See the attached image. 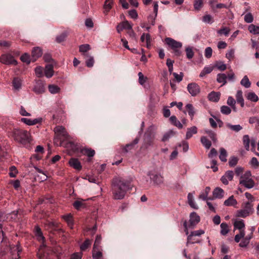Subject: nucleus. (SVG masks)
<instances>
[{
    "mask_svg": "<svg viewBox=\"0 0 259 259\" xmlns=\"http://www.w3.org/2000/svg\"><path fill=\"white\" fill-rule=\"evenodd\" d=\"M215 67L221 71H224L226 69V65L221 61L218 62L215 64Z\"/></svg>",
    "mask_w": 259,
    "mask_h": 259,
    "instance_id": "5fc2aeb1",
    "label": "nucleus"
},
{
    "mask_svg": "<svg viewBox=\"0 0 259 259\" xmlns=\"http://www.w3.org/2000/svg\"><path fill=\"white\" fill-rule=\"evenodd\" d=\"M234 230L239 231L234 237V240L236 243H239V246L241 247H246L249 243L251 239L252 238V232L254 230V228L251 229V232L245 236V225L244 221L241 219H237L234 222Z\"/></svg>",
    "mask_w": 259,
    "mask_h": 259,
    "instance_id": "f257e3e1",
    "label": "nucleus"
},
{
    "mask_svg": "<svg viewBox=\"0 0 259 259\" xmlns=\"http://www.w3.org/2000/svg\"><path fill=\"white\" fill-rule=\"evenodd\" d=\"M10 253L12 259H17L20 257L19 254L21 252V248L19 244L11 245L10 247Z\"/></svg>",
    "mask_w": 259,
    "mask_h": 259,
    "instance_id": "ddd939ff",
    "label": "nucleus"
},
{
    "mask_svg": "<svg viewBox=\"0 0 259 259\" xmlns=\"http://www.w3.org/2000/svg\"><path fill=\"white\" fill-rule=\"evenodd\" d=\"M21 60L27 64H29L31 62L30 56L27 54H24L22 55L20 58Z\"/></svg>",
    "mask_w": 259,
    "mask_h": 259,
    "instance_id": "864d4df0",
    "label": "nucleus"
},
{
    "mask_svg": "<svg viewBox=\"0 0 259 259\" xmlns=\"http://www.w3.org/2000/svg\"><path fill=\"white\" fill-rule=\"evenodd\" d=\"M148 176H149L150 179L156 185H161L164 182L163 177L160 174L154 171H149Z\"/></svg>",
    "mask_w": 259,
    "mask_h": 259,
    "instance_id": "9d476101",
    "label": "nucleus"
},
{
    "mask_svg": "<svg viewBox=\"0 0 259 259\" xmlns=\"http://www.w3.org/2000/svg\"><path fill=\"white\" fill-rule=\"evenodd\" d=\"M186 108L187 110V112L188 113L189 115L191 117V119H192L195 114V111L193 106L191 104H188L186 106Z\"/></svg>",
    "mask_w": 259,
    "mask_h": 259,
    "instance_id": "a19ab883",
    "label": "nucleus"
},
{
    "mask_svg": "<svg viewBox=\"0 0 259 259\" xmlns=\"http://www.w3.org/2000/svg\"><path fill=\"white\" fill-rule=\"evenodd\" d=\"M187 90L192 96H196L200 92V87L196 83H189L187 85Z\"/></svg>",
    "mask_w": 259,
    "mask_h": 259,
    "instance_id": "f8f14e48",
    "label": "nucleus"
},
{
    "mask_svg": "<svg viewBox=\"0 0 259 259\" xmlns=\"http://www.w3.org/2000/svg\"><path fill=\"white\" fill-rule=\"evenodd\" d=\"M130 188L128 183L120 178H115L112 183V192L114 199H123Z\"/></svg>",
    "mask_w": 259,
    "mask_h": 259,
    "instance_id": "f03ea898",
    "label": "nucleus"
},
{
    "mask_svg": "<svg viewBox=\"0 0 259 259\" xmlns=\"http://www.w3.org/2000/svg\"><path fill=\"white\" fill-rule=\"evenodd\" d=\"M243 208L244 210H245L249 212L250 213H252L254 211L253 209V205L252 203L250 202H244L242 204Z\"/></svg>",
    "mask_w": 259,
    "mask_h": 259,
    "instance_id": "c85d7f7f",
    "label": "nucleus"
},
{
    "mask_svg": "<svg viewBox=\"0 0 259 259\" xmlns=\"http://www.w3.org/2000/svg\"><path fill=\"white\" fill-rule=\"evenodd\" d=\"M203 5V0H196L194 4V8L196 10H199Z\"/></svg>",
    "mask_w": 259,
    "mask_h": 259,
    "instance_id": "bf43d9fd",
    "label": "nucleus"
},
{
    "mask_svg": "<svg viewBox=\"0 0 259 259\" xmlns=\"http://www.w3.org/2000/svg\"><path fill=\"white\" fill-rule=\"evenodd\" d=\"M185 51L186 53L187 58L189 59H192L193 57L194 54L192 48L188 47L186 48Z\"/></svg>",
    "mask_w": 259,
    "mask_h": 259,
    "instance_id": "09e8293b",
    "label": "nucleus"
},
{
    "mask_svg": "<svg viewBox=\"0 0 259 259\" xmlns=\"http://www.w3.org/2000/svg\"><path fill=\"white\" fill-rule=\"evenodd\" d=\"M139 76V82L140 84L143 85L147 80V77H145L143 73L140 72L138 73Z\"/></svg>",
    "mask_w": 259,
    "mask_h": 259,
    "instance_id": "052dcab7",
    "label": "nucleus"
},
{
    "mask_svg": "<svg viewBox=\"0 0 259 259\" xmlns=\"http://www.w3.org/2000/svg\"><path fill=\"white\" fill-rule=\"evenodd\" d=\"M69 165L77 170H80L82 168V166L80 161L78 159L75 158H71L68 161Z\"/></svg>",
    "mask_w": 259,
    "mask_h": 259,
    "instance_id": "f3484780",
    "label": "nucleus"
},
{
    "mask_svg": "<svg viewBox=\"0 0 259 259\" xmlns=\"http://www.w3.org/2000/svg\"><path fill=\"white\" fill-rule=\"evenodd\" d=\"M236 102V101L234 100V99L232 97L229 96L228 98L227 103L229 106H230L232 108L234 112L237 111V108H236V105H235Z\"/></svg>",
    "mask_w": 259,
    "mask_h": 259,
    "instance_id": "f704fd0d",
    "label": "nucleus"
},
{
    "mask_svg": "<svg viewBox=\"0 0 259 259\" xmlns=\"http://www.w3.org/2000/svg\"><path fill=\"white\" fill-rule=\"evenodd\" d=\"M91 49L90 46L88 44L82 45L79 46V52L82 53L83 56H88V51Z\"/></svg>",
    "mask_w": 259,
    "mask_h": 259,
    "instance_id": "2f4dec72",
    "label": "nucleus"
},
{
    "mask_svg": "<svg viewBox=\"0 0 259 259\" xmlns=\"http://www.w3.org/2000/svg\"><path fill=\"white\" fill-rule=\"evenodd\" d=\"M238 161V159L237 158V157L235 156H232L229 159V164L231 167H233L237 164Z\"/></svg>",
    "mask_w": 259,
    "mask_h": 259,
    "instance_id": "603ef678",
    "label": "nucleus"
},
{
    "mask_svg": "<svg viewBox=\"0 0 259 259\" xmlns=\"http://www.w3.org/2000/svg\"><path fill=\"white\" fill-rule=\"evenodd\" d=\"M185 232L186 234L188 235L187 237V244L189 243H199L200 241L199 239H196L194 238L195 237H200L202 235L205 233V231L203 230L200 229L198 230L194 231L191 232L190 235H188V229L187 227V222L184 223Z\"/></svg>",
    "mask_w": 259,
    "mask_h": 259,
    "instance_id": "39448f33",
    "label": "nucleus"
},
{
    "mask_svg": "<svg viewBox=\"0 0 259 259\" xmlns=\"http://www.w3.org/2000/svg\"><path fill=\"white\" fill-rule=\"evenodd\" d=\"M14 89L16 90H19L22 86V80L19 77H15L12 81Z\"/></svg>",
    "mask_w": 259,
    "mask_h": 259,
    "instance_id": "cd10ccee",
    "label": "nucleus"
},
{
    "mask_svg": "<svg viewBox=\"0 0 259 259\" xmlns=\"http://www.w3.org/2000/svg\"><path fill=\"white\" fill-rule=\"evenodd\" d=\"M221 96V93L220 92H215L212 91L208 95V99L210 101L213 102H218Z\"/></svg>",
    "mask_w": 259,
    "mask_h": 259,
    "instance_id": "aec40b11",
    "label": "nucleus"
},
{
    "mask_svg": "<svg viewBox=\"0 0 259 259\" xmlns=\"http://www.w3.org/2000/svg\"><path fill=\"white\" fill-rule=\"evenodd\" d=\"M227 76L225 73H219L217 75V81L219 83H222L221 86L224 85L227 83Z\"/></svg>",
    "mask_w": 259,
    "mask_h": 259,
    "instance_id": "7c9ffc66",
    "label": "nucleus"
},
{
    "mask_svg": "<svg viewBox=\"0 0 259 259\" xmlns=\"http://www.w3.org/2000/svg\"><path fill=\"white\" fill-rule=\"evenodd\" d=\"M240 84L245 88H249L251 85V82L247 75H245L240 81Z\"/></svg>",
    "mask_w": 259,
    "mask_h": 259,
    "instance_id": "4c0bfd02",
    "label": "nucleus"
},
{
    "mask_svg": "<svg viewBox=\"0 0 259 259\" xmlns=\"http://www.w3.org/2000/svg\"><path fill=\"white\" fill-rule=\"evenodd\" d=\"M202 21L206 23H212L213 21L212 18L210 15H206L203 17Z\"/></svg>",
    "mask_w": 259,
    "mask_h": 259,
    "instance_id": "680f3d73",
    "label": "nucleus"
},
{
    "mask_svg": "<svg viewBox=\"0 0 259 259\" xmlns=\"http://www.w3.org/2000/svg\"><path fill=\"white\" fill-rule=\"evenodd\" d=\"M54 74L53 66L51 64H48L45 69V75L47 78H51Z\"/></svg>",
    "mask_w": 259,
    "mask_h": 259,
    "instance_id": "393cba45",
    "label": "nucleus"
},
{
    "mask_svg": "<svg viewBox=\"0 0 259 259\" xmlns=\"http://www.w3.org/2000/svg\"><path fill=\"white\" fill-rule=\"evenodd\" d=\"M67 36V33L66 32H63L60 35H58L56 38V41L58 43H60L64 41Z\"/></svg>",
    "mask_w": 259,
    "mask_h": 259,
    "instance_id": "a18cd8bd",
    "label": "nucleus"
},
{
    "mask_svg": "<svg viewBox=\"0 0 259 259\" xmlns=\"http://www.w3.org/2000/svg\"><path fill=\"white\" fill-rule=\"evenodd\" d=\"M80 152L83 155H86L89 157H93L95 154L94 150L87 147L81 149Z\"/></svg>",
    "mask_w": 259,
    "mask_h": 259,
    "instance_id": "5701e85b",
    "label": "nucleus"
},
{
    "mask_svg": "<svg viewBox=\"0 0 259 259\" xmlns=\"http://www.w3.org/2000/svg\"><path fill=\"white\" fill-rule=\"evenodd\" d=\"M87 58L85 61V64L87 67H92L93 66L94 64V59L93 57L88 55V56H84Z\"/></svg>",
    "mask_w": 259,
    "mask_h": 259,
    "instance_id": "37998d69",
    "label": "nucleus"
},
{
    "mask_svg": "<svg viewBox=\"0 0 259 259\" xmlns=\"http://www.w3.org/2000/svg\"><path fill=\"white\" fill-rule=\"evenodd\" d=\"M55 135L60 140V145L66 148L70 152H75L78 150L77 145L73 142L66 131H56Z\"/></svg>",
    "mask_w": 259,
    "mask_h": 259,
    "instance_id": "7ed1b4c3",
    "label": "nucleus"
},
{
    "mask_svg": "<svg viewBox=\"0 0 259 259\" xmlns=\"http://www.w3.org/2000/svg\"><path fill=\"white\" fill-rule=\"evenodd\" d=\"M224 193V191L220 187L215 188L212 192L213 198L218 199H222L223 198Z\"/></svg>",
    "mask_w": 259,
    "mask_h": 259,
    "instance_id": "412c9836",
    "label": "nucleus"
},
{
    "mask_svg": "<svg viewBox=\"0 0 259 259\" xmlns=\"http://www.w3.org/2000/svg\"><path fill=\"white\" fill-rule=\"evenodd\" d=\"M33 91L38 95L44 93L45 91L44 83L41 80L36 81L33 87Z\"/></svg>",
    "mask_w": 259,
    "mask_h": 259,
    "instance_id": "4468645a",
    "label": "nucleus"
},
{
    "mask_svg": "<svg viewBox=\"0 0 259 259\" xmlns=\"http://www.w3.org/2000/svg\"><path fill=\"white\" fill-rule=\"evenodd\" d=\"M84 201L85 200L83 199L77 200L73 203V206L76 209H79L81 207H85Z\"/></svg>",
    "mask_w": 259,
    "mask_h": 259,
    "instance_id": "ea45409f",
    "label": "nucleus"
},
{
    "mask_svg": "<svg viewBox=\"0 0 259 259\" xmlns=\"http://www.w3.org/2000/svg\"><path fill=\"white\" fill-rule=\"evenodd\" d=\"M169 120L170 122L177 127L179 128H183L182 123H181L180 121L177 119V118L176 116L173 115L170 116Z\"/></svg>",
    "mask_w": 259,
    "mask_h": 259,
    "instance_id": "bb28decb",
    "label": "nucleus"
},
{
    "mask_svg": "<svg viewBox=\"0 0 259 259\" xmlns=\"http://www.w3.org/2000/svg\"><path fill=\"white\" fill-rule=\"evenodd\" d=\"M13 136L15 140L24 145L32 140L30 133L27 131H13Z\"/></svg>",
    "mask_w": 259,
    "mask_h": 259,
    "instance_id": "20e7f679",
    "label": "nucleus"
},
{
    "mask_svg": "<svg viewBox=\"0 0 259 259\" xmlns=\"http://www.w3.org/2000/svg\"><path fill=\"white\" fill-rule=\"evenodd\" d=\"M62 218L66 222L68 226L70 228H72L73 226V222L72 220V217L70 214H68L62 216Z\"/></svg>",
    "mask_w": 259,
    "mask_h": 259,
    "instance_id": "72a5a7b5",
    "label": "nucleus"
},
{
    "mask_svg": "<svg viewBox=\"0 0 259 259\" xmlns=\"http://www.w3.org/2000/svg\"><path fill=\"white\" fill-rule=\"evenodd\" d=\"M251 214V213H249L247 211L244 210L243 209H241L237 211L236 216L237 217L245 218L250 215Z\"/></svg>",
    "mask_w": 259,
    "mask_h": 259,
    "instance_id": "c9c22d12",
    "label": "nucleus"
},
{
    "mask_svg": "<svg viewBox=\"0 0 259 259\" xmlns=\"http://www.w3.org/2000/svg\"><path fill=\"white\" fill-rule=\"evenodd\" d=\"M239 184L247 189H251L254 186L255 183L250 171H246L240 177Z\"/></svg>",
    "mask_w": 259,
    "mask_h": 259,
    "instance_id": "423d86ee",
    "label": "nucleus"
},
{
    "mask_svg": "<svg viewBox=\"0 0 259 259\" xmlns=\"http://www.w3.org/2000/svg\"><path fill=\"white\" fill-rule=\"evenodd\" d=\"M234 176V172L232 170H228L226 172L225 175L223 176L221 179L222 182L224 185H228L229 181L233 180Z\"/></svg>",
    "mask_w": 259,
    "mask_h": 259,
    "instance_id": "2eb2a0df",
    "label": "nucleus"
},
{
    "mask_svg": "<svg viewBox=\"0 0 259 259\" xmlns=\"http://www.w3.org/2000/svg\"><path fill=\"white\" fill-rule=\"evenodd\" d=\"M200 221V217L195 212H193L190 214V226L194 228Z\"/></svg>",
    "mask_w": 259,
    "mask_h": 259,
    "instance_id": "dca6fc26",
    "label": "nucleus"
},
{
    "mask_svg": "<svg viewBox=\"0 0 259 259\" xmlns=\"http://www.w3.org/2000/svg\"><path fill=\"white\" fill-rule=\"evenodd\" d=\"M210 192V188L206 187L205 189L202 191L199 196V198L203 200H207V199H213L212 198H208V196Z\"/></svg>",
    "mask_w": 259,
    "mask_h": 259,
    "instance_id": "4be33fe9",
    "label": "nucleus"
},
{
    "mask_svg": "<svg viewBox=\"0 0 259 259\" xmlns=\"http://www.w3.org/2000/svg\"><path fill=\"white\" fill-rule=\"evenodd\" d=\"M250 164L252 167H253L254 168H256L258 167L259 165V162L258 161L256 158L253 157L252 158L250 161Z\"/></svg>",
    "mask_w": 259,
    "mask_h": 259,
    "instance_id": "e2e57ef3",
    "label": "nucleus"
},
{
    "mask_svg": "<svg viewBox=\"0 0 259 259\" xmlns=\"http://www.w3.org/2000/svg\"><path fill=\"white\" fill-rule=\"evenodd\" d=\"M236 102L239 103L242 107L244 106V99L242 96V92L241 90H238L236 95Z\"/></svg>",
    "mask_w": 259,
    "mask_h": 259,
    "instance_id": "c756f323",
    "label": "nucleus"
},
{
    "mask_svg": "<svg viewBox=\"0 0 259 259\" xmlns=\"http://www.w3.org/2000/svg\"><path fill=\"white\" fill-rule=\"evenodd\" d=\"M83 179L88 180L91 183H96L97 182V178L93 175H87Z\"/></svg>",
    "mask_w": 259,
    "mask_h": 259,
    "instance_id": "4d7b16f0",
    "label": "nucleus"
},
{
    "mask_svg": "<svg viewBox=\"0 0 259 259\" xmlns=\"http://www.w3.org/2000/svg\"><path fill=\"white\" fill-rule=\"evenodd\" d=\"M247 99L253 102H257L258 100V97L253 92L248 93L247 95Z\"/></svg>",
    "mask_w": 259,
    "mask_h": 259,
    "instance_id": "49530a36",
    "label": "nucleus"
},
{
    "mask_svg": "<svg viewBox=\"0 0 259 259\" xmlns=\"http://www.w3.org/2000/svg\"><path fill=\"white\" fill-rule=\"evenodd\" d=\"M139 141V139L137 138L134 140V141L132 143L128 144L126 145L125 146L123 147L122 148V152L124 153H126L130 152L131 150L135 148L136 145L138 143Z\"/></svg>",
    "mask_w": 259,
    "mask_h": 259,
    "instance_id": "a211bd4d",
    "label": "nucleus"
},
{
    "mask_svg": "<svg viewBox=\"0 0 259 259\" xmlns=\"http://www.w3.org/2000/svg\"><path fill=\"white\" fill-rule=\"evenodd\" d=\"M221 112L223 114L229 115L231 112V109L229 107L223 105L221 107Z\"/></svg>",
    "mask_w": 259,
    "mask_h": 259,
    "instance_id": "8fccbe9b",
    "label": "nucleus"
},
{
    "mask_svg": "<svg viewBox=\"0 0 259 259\" xmlns=\"http://www.w3.org/2000/svg\"><path fill=\"white\" fill-rule=\"evenodd\" d=\"M230 29L227 27H224L218 30V33L220 34H224L227 36L229 34Z\"/></svg>",
    "mask_w": 259,
    "mask_h": 259,
    "instance_id": "338daca9",
    "label": "nucleus"
},
{
    "mask_svg": "<svg viewBox=\"0 0 259 259\" xmlns=\"http://www.w3.org/2000/svg\"><path fill=\"white\" fill-rule=\"evenodd\" d=\"M35 235L37 240L42 242V244L40 245V248L39 249L37 255L39 259H42V253L43 252V247H45V237L42 235L40 229L38 226H36L35 227Z\"/></svg>",
    "mask_w": 259,
    "mask_h": 259,
    "instance_id": "6e6552de",
    "label": "nucleus"
},
{
    "mask_svg": "<svg viewBox=\"0 0 259 259\" xmlns=\"http://www.w3.org/2000/svg\"><path fill=\"white\" fill-rule=\"evenodd\" d=\"M235 51L234 49H231L229 50L226 54V57L230 61L233 59L234 57Z\"/></svg>",
    "mask_w": 259,
    "mask_h": 259,
    "instance_id": "6e6d98bb",
    "label": "nucleus"
},
{
    "mask_svg": "<svg viewBox=\"0 0 259 259\" xmlns=\"http://www.w3.org/2000/svg\"><path fill=\"white\" fill-rule=\"evenodd\" d=\"M201 142L202 145L206 149H209L211 145V142L210 141H209L208 139H207L206 138V137H202L201 138Z\"/></svg>",
    "mask_w": 259,
    "mask_h": 259,
    "instance_id": "de8ad7c7",
    "label": "nucleus"
},
{
    "mask_svg": "<svg viewBox=\"0 0 259 259\" xmlns=\"http://www.w3.org/2000/svg\"><path fill=\"white\" fill-rule=\"evenodd\" d=\"M91 244V241L90 239H86L84 243L81 245L80 248L81 250H85Z\"/></svg>",
    "mask_w": 259,
    "mask_h": 259,
    "instance_id": "3c124183",
    "label": "nucleus"
},
{
    "mask_svg": "<svg viewBox=\"0 0 259 259\" xmlns=\"http://www.w3.org/2000/svg\"><path fill=\"white\" fill-rule=\"evenodd\" d=\"M123 29H128L131 30L132 29V25L127 21H124L122 22L121 23Z\"/></svg>",
    "mask_w": 259,
    "mask_h": 259,
    "instance_id": "69168bd1",
    "label": "nucleus"
},
{
    "mask_svg": "<svg viewBox=\"0 0 259 259\" xmlns=\"http://www.w3.org/2000/svg\"><path fill=\"white\" fill-rule=\"evenodd\" d=\"M220 154L219 155V158L222 161L226 162L227 161V152L226 150L223 148H221L220 149Z\"/></svg>",
    "mask_w": 259,
    "mask_h": 259,
    "instance_id": "79ce46f5",
    "label": "nucleus"
},
{
    "mask_svg": "<svg viewBox=\"0 0 259 259\" xmlns=\"http://www.w3.org/2000/svg\"><path fill=\"white\" fill-rule=\"evenodd\" d=\"M165 43L173 50L174 53L176 56H181L182 52L180 49L182 47V44L181 42L177 41L170 37H166L165 39Z\"/></svg>",
    "mask_w": 259,
    "mask_h": 259,
    "instance_id": "0eeeda50",
    "label": "nucleus"
},
{
    "mask_svg": "<svg viewBox=\"0 0 259 259\" xmlns=\"http://www.w3.org/2000/svg\"><path fill=\"white\" fill-rule=\"evenodd\" d=\"M188 202L189 205L193 208L195 209H198V206L195 202L193 194L192 193H189L188 194Z\"/></svg>",
    "mask_w": 259,
    "mask_h": 259,
    "instance_id": "b1692460",
    "label": "nucleus"
},
{
    "mask_svg": "<svg viewBox=\"0 0 259 259\" xmlns=\"http://www.w3.org/2000/svg\"><path fill=\"white\" fill-rule=\"evenodd\" d=\"M220 227L221 235L223 236L226 235L230 231L228 225L226 223H222Z\"/></svg>",
    "mask_w": 259,
    "mask_h": 259,
    "instance_id": "473e14b6",
    "label": "nucleus"
},
{
    "mask_svg": "<svg viewBox=\"0 0 259 259\" xmlns=\"http://www.w3.org/2000/svg\"><path fill=\"white\" fill-rule=\"evenodd\" d=\"M49 92L53 94H57L60 92V88L57 85L50 84L48 86Z\"/></svg>",
    "mask_w": 259,
    "mask_h": 259,
    "instance_id": "58836bf2",
    "label": "nucleus"
},
{
    "mask_svg": "<svg viewBox=\"0 0 259 259\" xmlns=\"http://www.w3.org/2000/svg\"><path fill=\"white\" fill-rule=\"evenodd\" d=\"M224 204L226 206H235L237 204V201L233 196H231L224 201Z\"/></svg>",
    "mask_w": 259,
    "mask_h": 259,
    "instance_id": "a878e982",
    "label": "nucleus"
},
{
    "mask_svg": "<svg viewBox=\"0 0 259 259\" xmlns=\"http://www.w3.org/2000/svg\"><path fill=\"white\" fill-rule=\"evenodd\" d=\"M248 30L250 33L253 34L259 35V25L256 26L254 24H250L248 26Z\"/></svg>",
    "mask_w": 259,
    "mask_h": 259,
    "instance_id": "e433bc0d",
    "label": "nucleus"
},
{
    "mask_svg": "<svg viewBox=\"0 0 259 259\" xmlns=\"http://www.w3.org/2000/svg\"><path fill=\"white\" fill-rule=\"evenodd\" d=\"M42 54V52L40 48L38 47L34 48L32 51V61H35L37 58L41 57Z\"/></svg>",
    "mask_w": 259,
    "mask_h": 259,
    "instance_id": "6ab92c4d",
    "label": "nucleus"
},
{
    "mask_svg": "<svg viewBox=\"0 0 259 259\" xmlns=\"http://www.w3.org/2000/svg\"><path fill=\"white\" fill-rule=\"evenodd\" d=\"M35 72L36 75L38 77H40L42 76V75H43L42 68L40 66H38V67H36L35 69Z\"/></svg>",
    "mask_w": 259,
    "mask_h": 259,
    "instance_id": "774afa93",
    "label": "nucleus"
},
{
    "mask_svg": "<svg viewBox=\"0 0 259 259\" xmlns=\"http://www.w3.org/2000/svg\"><path fill=\"white\" fill-rule=\"evenodd\" d=\"M92 255L93 259H97V257H103L102 253L99 250V248H93Z\"/></svg>",
    "mask_w": 259,
    "mask_h": 259,
    "instance_id": "c03bdc74",
    "label": "nucleus"
},
{
    "mask_svg": "<svg viewBox=\"0 0 259 259\" xmlns=\"http://www.w3.org/2000/svg\"><path fill=\"white\" fill-rule=\"evenodd\" d=\"M244 21L247 23H250L252 22L253 20V17L252 15L250 13H247L244 16Z\"/></svg>",
    "mask_w": 259,
    "mask_h": 259,
    "instance_id": "13d9d810",
    "label": "nucleus"
},
{
    "mask_svg": "<svg viewBox=\"0 0 259 259\" xmlns=\"http://www.w3.org/2000/svg\"><path fill=\"white\" fill-rule=\"evenodd\" d=\"M0 62L5 65H10L17 64V61L10 54H4L0 56Z\"/></svg>",
    "mask_w": 259,
    "mask_h": 259,
    "instance_id": "1a4fd4ad",
    "label": "nucleus"
},
{
    "mask_svg": "<svg viewBox=\"0 0 259 259\" xmlns=\"http://www.w3.org/2000/svg\"><path fill=\"white\" fill-rule=\"evenodd\" d=\"M212 50L210 47H208L205 49L204 55H205V57L206 58H210L212 56Z\"/></svg>",
    "mask_w": 259,
    "mask_h": 259,
    "instance_id": "0e129e2a",
    "label": "nucleus"
},
{
    "mask_svg": "<svg viewBox=\"0 0 259 259\" xmlns=\"http://www.w3.org/2000/svg\"><path fill=\"white\" fill-rule=\"evenodd\" d=\"M243 142L245 148L246 149V150H249V149L250 142L251 143V150H255L257 142L256 141L255 139H252L250 140L248 135H245L243 136Z\"/></svg>",
    "mask_w": 259,
    "mask_h": 259,
    "instance_id": "9b49d317",
    "label": "nucleus"
}]
</instances>
